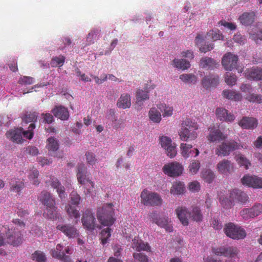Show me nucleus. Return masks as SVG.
Wrapping results in <instances>:
<instances>
[{
    "label": "nucleus",
    "mask_w": 262,
    "mask_h": 262,
    "mask_svg": "<svg viewBox=\"0 0 262 262\" xmlns=\"http://www.w3.org/2000/svg\"><path fill=\"white\" fill-rule=\"evenodd\" d=\"M77 178L78 183L84 186L85 194L91 195L94 190L95 184L91 180V176L88 173L87 168L83 163L77 165Z\"/></svg>",
    "instance_id": "1"
},
{
    "label": "nucleus",
    "mask_w": 262,
    "mask_h": 262,
    "mask_svg": "<svg viewBox=\"0 0 262 262\" xmlns=\"http://www.w3.org/2000/svg\"><path fill=\"white\" fill-rule=\"evenodd\" d=\"M198 129L199 125L196 122L187 118L182 123L179 131L180 139L183 141L195 140L198 135L196 132Z\"/></svg>",
    "instance_id": "2"
},
{
    "label": "nucleus",
    "mask_w": 262,
    "mask_h": 262,
    "mask_svg": "<svg viewBox=\"0 0 262 262\" xmlns=\"http://www.w3.org/2000/svg\"><path fill=\"white\" fill-rule=\"evenodd\" d=\"M113 206L112 203H108L98 209L97 217L102 225L111 226L114 223L115 219L113 217L114 210Z\"/></svg>",
    "instance_id": "3"
},
{
    "label": "nucleus",
    "mask_w": 262,
    "mask_h": 262,
    "mask_svg": "<svg viewBox=\"0 0 262 262\" xmlns=\"http://www.w3.org/2000/svg\"><path fill=\"white\" fill-rule=\"evenodd\" d=\"M40 201L47 206V217L50 219H54L56 217L55 200L52 194L46 191H42L39 197Z\"/></svg>",
    "instance_id": "4"
},
{
    "label": "nucleus",
    "mask_w": 262,
    "mask_h": 262,
    "mask_svg": "<svg viewBox=\"0 0 262 262\" xmlns=\"http://www.w3.org/2000/svg\"><path fill=\"white\" fill-rule=\"evenodd\" d=\"M140 197L141 203L145 206H158L162 204V199L159 194L147 189H144L142 191Z\"/></svg>",
    "instance_id": "5"
},
{
    "label": "nucleus",
    "mask_w": 262,
    "mask_h": 262,
    "mask_svg": "<svg viewBox=\"0 0 262 262\" xmlns=\"http://www.w3.org/2000/svg\"><path fill=\"white\" fill-rule=\"evenodd\" d=\"M224 231L227 236L234 239H244L246 236L245 229L232 223L226 224Z\"/></svg>",
    "instance_id": "6"
},
{
    "label": "nucleus",
    "mask_w": 262,
    "mask_h": 262,
    "mask_svg": "<svg viewBox=\"0 0 262 262\" xmlns=\"http://www.w3.org/2000/svg\"><path fill=\"white\" fill-rule=\"evenodd\" d=\"M243 148V146L234 141L228 142H222L217 146L215 149V154L217 156H226L230 154L231 151Z\"/></svg>",
    "instance_id": "7"
},
{
    "label": "nucleus",
    "mask_w": 262,
    "mask_h": 262,
    "mask_svg": "<svg viewBox=\"0 0 262 262\" xmlns=\"http://www.w3.org/2000/svg\"><path fill=\"white\" fill-rule=\"evenodd\" d=\"M23 238L21 233L16 228H7L6 242L7 244L13 246H18L21 244Z\"/></svg>",
    "instance_id": "8"
},
{
    "label": "nucleus",
    "mask_w": 262,
    "mask_h": 262,
    "mask_svg": "<svg viewBox=\"0 0 262 262\" xmlns=\"http://www.w3.org/2000/svg\"><path fill=\"white\" fill-rule=\"evenodd\" d=\"M238 250L233 246H221L212 248V252L216 256L234 258L237 256Z\"/></svg>",
    "instance_id": "9"
},
{
    "label": "nucleus",
    "mask_w": 262,
    "mask_h": 262,
    "mask_svg": "<svg viewBox=\"0 0 262 262\" xmlns=\"http://www.w3.org/2000/svg\"><path fill=\"white\" fill-rule=\"evenodd\" d=\"M163 172L167 176L174 177L180 176L183 172V166L177 162H172L164 165Z\"/></svg>",
    "instance_id": "10"
},
{
    "label": "nucleus",
    "mask_w": 262,
    "mask_h": 262,
    "mask_svg": "<svg viewBox=\"0 0 262 262\" xmlns=\"http://www.w3.org/2000/svg\"><path fill=\"white\" fill-rule=\"evenodd\" d=\"M238 59L236 55L228 52L224 55L222 63L226 70L231 71L236 68Z\"/></svg>",
    "instance_id": "11"
},
{
    "label": "nucleus",
    "mask_w": 262,
    "mask_h": 262,
    "mask_svg": "<svg viewBox=\"0 0 262 262\" xmlns=\"http://www.w3.org/2000/svg\"><path fill=\"white\" fill-rule=\"evenodd\" d=\"M241 182L244 185L254 188H262V178L255 175L246 174L241 179Z\"/></svg>",
    "instance_id": "12"
},
{
    "label": "nucleus",
    "mask_w": 262,
    "mask_h": 262,
    "mask_svg": "<svg viewBox=\"0 0 262 262\" xmlns=\"http://www.w3.org/2000/svg\"><path fill=\"white\" fill-rule=\"evenodd\" d=\"M46 185L51 186L52 188L56 189L59 198L61 199H65L67 194L65 192V188L62 186L59 181L53 176L49 177V179L45 182Z\"/></svg>",
    "instance_id": "13"
},
{
    "label": "nucleus",
    "mask_w": 262,
    "mask_h": 262,
    "mask_svg": "<svg viewBox=\"0 0 262 262\" xmlns=\"http://www.w3.org/2000/svg\"><path fill=\"white\" fill-rule=\"evenodd\" d=\"M81 221L83 227L89 230H93L96 227L95 218L90 209H86L83 214Z\"/></svg>",
    "instance_id": "14"
},
{
    "label": "nucleus",
    "mask_w": 262,
    "mask_h": 262,
    "mask_svg": "<svg viewBox=\"0 0 262 262\" xmlns=\"http://www.w3.org/2000/svg\"><path fill=\"white\" fill-rule=\"evenodd\" d=\"M155 87V85H151L149 87L146 86L144 91L142 89H138L136 93V104L141 107L143 105V101L149 99V91L148 90L154 89Z\"/></svg>",
    "instance_id": "15"
},
{
    "label": "nucleus",
    "mask_w": 262,
    "mask_h": 262,
    "mask_svg": "<svg viewBox=\"0 0 262 262\" xmlns=\"http://www.w3.org/2000/svg\"><path fill=\"white\" fill-rule=\"evenodd\" d=\"M57 229L61 231L69 238H74L78 236V230L73 226L70 224L58 225Z\"/></svg>",
    "instance_id": "16"
},
{
    "label": "nucleus",
    "mask_w": 262,
    "mask_h": 262,
    "mask_svg": "<svg viewBox=\"0 0 262 262\" xmlns=\"http://www.w3.org/2000/svg\"><path fill=\"white\" fill-rule=\"evenodd\" d=\"M180 150L182 156L185 158H188L193 156L195 153L194 157L199 155V150L197 148H192V145L191 144L182 143L180 144Z\"/></svg>",
    "instance_id": "17"
},
{
    "label": "nucleus",
    "mask_w": 262,
    "mask_h": 262,
    "mask_svg": "<svg viewBox=\"0 0 262 262\" xmlns=\"http://www.w3.org/2000/svg\"><path fill=\"white\" fill-rule=\"evenodd\" d=\"M6 136L10 140L16 143H21L23 139V128H17L10 130L6 133Z\"/></svg>",
    "instance_id": "18"
},
{
    "label": "nucleus",
    "mask_w": 262,
    "mask_h": 262,
    "mask_svg": "<svg viewBox=\"0 0 262 262\" xmlns=\"http://www.w3.org/2000/svg\"><path fill=\"white\" fill-rule=\"evenodd\" d=\"M209 130L210 133L207 136V139L210 142L220 141L227 138V136L224 135L218 129H215L214 127H209Z\"/></svg>",
    "instance_id": "19"
},
{
    "label": "nucleus",
    "mask_w": 262,
    "mask_h": 262,
    "mask_svg": "<svg viewBox=\"0 0 262 262\" xmlns=\"http://www.w3.org/2000/svg\"><path fill=\"white\" fill-rule=\"evenodd\" d=\"M246 77L250 80H262V68L253 67L245 71Z\"/></svg>",
    "instance_id": "20"
},
{
    "label": "nucleus",
    "mask_w": 262,
    "mask_h": 262,
    "mask_svg": "<svg viewBox=\"0 0 262 262\" xmlns=\"http://www.w3.org/2000/svg\"><path fill=\"white\" fill-rule=\"evenodd\" d=\"M257 120L253 117H244L239 122V125L247 129H253L257 126Z\"/></svg>",
    "instance_id": "21"
},
{
    "label": "nucleus",
    "mask_w": 262,
    "mask_h": 262,
    "mask_svg": "<svg viewBox=\"0 0 262 262\" xmlns=\"http://www.w3.org/2000/svg\"><path fill=\"white\" fill-rule=\"evenodd\" d=\"M132 248L137 251H144L151 252V248L147 243H145L138 237H135L132 240Z\"/></svg>",
    "instance_id": "22"
},
{
    "label": "nucleus",
    "mask_w": 262,
    "mask_h": 262,
    "mask_svg": "<svg viewBox=\"0 0 262 262\" xmlns=\"http://www.w3.org/2000/svg\"><path fill=\"white\" fill-rule=\"evenodd\" d=\"M54 116L61 120H67L69 117V113L68 108L61 106H56L52 110Z\"/></svg>",
    "instance_id": "23"
},
{
    "label": "nucleus",
    "mask_w": 262,
    "mask_h": 262,
    "mask_svg": "<svg viewBox=\"0 0 262 262\" xmlns=\"http://www.w3.org/2000/svg\"><path fill=\"white\" fill-rule=\"evenodd\" d=\"M219 81V77L217 75H210L205 76L202 80V84L205 89L216 86Z\"/></svg>",
    "instance_id": "24"
},
{
    "label": "nucleus",
    "mask_w": 262,
    "mask_h": 262,
    "mask_svg": "<svg viewBox=\"0 0 262 262\" xmlns=\"http://www.w3.org/2000/svg\"><path fill=\"white\" fill-rule=\"evenodd\" d=\"M233 165L231 162L226 159L220 161L217 165V169L221 173L227 174L233 170Z\"/></svg>",
    "instance_id": "25"
},
{
    "label": "nucleus",
    "mask_w": 262,
    "mask_h": 262,
    "mask_svg": "<svg viewBox=\"0 0 262 262\" xmlns=\"http://www.w3.org/2000/svg\"><path fill=\"white\" fill-rule=\"evenodd\" d=\"M176 212L178 217L184 226L188 225V216L189 213L185 207H179L176 209Z\"/></svg>",
    "instance_id": "26"
},
{
    "label": "nucleus",
    "mask_w": 262,
    "mask_h": 262,
    "mask_svg": "<svg viewBox=\"0 0 262 262\" xmlns=\"http://www.w3.org/2000/svg\"><path fill=\"white\" fill-rule=\"evenodd\" d=\"M216 115L217 118L222 121L231 122L235 119L233 114L223 108H217L216 110Z\"/></svg>",
    "instance_id": "27"
},
{
    "label": "nucleus",
    "mask_w": 262,
    "mask_h": 262,
    "mask_svg": "<svg viewBox=\"0 0 262 262\" xmlns=\"http://www.w3.org/2000/svg\"><path fill=\"white\" fill-rule=\"evenodd\" d=\"M200 66L203 69L212 70L216 68L219 64L213 59L209 57H205L200 60Z\"/></svg>",
    "instance_id": "28"
},
{
    "label": "nucleus",
    "mask_w": 262,
    "mask_h": 262,
    "mask_svg": "<svg viewBox=\"0 0 262 262\" xmlns=\"http://www.w3.org/2000/svg\"><path fill=\"white\" fill-rule=\"evenodd\" d=\"M230 197L233 200H236L242 203H245L248 200V195L240 190L234 189L230 192Z\"/></svg>",
    "instance_id": "29"
},
{
    "label": "nucleus",
    "mask_w": 262,
    "mask_h": 262,
    "mask_svg": "<svg viewBox=\"0 0 262 262\" xmlns=\"http://www.w3.org/2000/svg\"><path fill=\"white\" fill-rule=\"evenodd\" d=\"M255 18V13L253 12H245L239 17L240 22L245 26L252 24Z\"/></svg>",
    "instance_id": "30"
},
{
    "label": "nucleus",
    "mask_w": 262,
    "mask_h": 262,
    "mask_svg": "<svg viewBox=\"0 0 262 262\" xmlns=\"http://www.w3.org/2000/svg\"><path fill=\"white\" fill-rule=\"evenodd\" d=\"M131 105L130 97L127 94H123L118 100L117 106L119 108L125 109Z\"/></svg>",
    "instance_id": "31"
},
{
    "label": "nucleus",
    "mask_w": 262,
    "mask_h": 262,
    "mask_svg": "<svg viewBox=\"0 0 262 262\" xmlns=\"http://www.w3.org/2000/svg\"><path fill=\"white\" fill-rule=\"evenodd\" d=\"M46 147L51 154H52L53 152L54 156L57 157L56 153L54 152L58 149L59 143L55 138L50 137L48 139Z\"/></svg>",
    "instance_id": "32"
},
{
    "label": "nucleus",
    "mask_w": 262,
    "mask_h": 262,
    "mask_svg": "<svg viewBox=\"0 0 262 262\" xmlns=\"http://www.w3.org/2000/svg\"><path fill=\"white\" fill-rule=\"evenodd\" d=\"M222 94L224 98L229 100L237 101L242 99V96L239 93L233 90H225L223 91Z\"/></svg>",
    "instance_id": "33"
},
{
    "label": "nucleus",
    "mask_w": 262,
    "mask_h": 262,
    "mask_svg": "<svg viewBox=\"0 0 262 262\" xmlns=\"http://www.w3.org/2000/svg\"><path fill=\"white\" fill-rule=\"evenodd\" d=\"M150 219L157 225L163 228H166L168 219L167 217H159L157 212H153L150 214Z\"/></svg>",
    "instance_id": "34"
},
{
    "label": "nucleus",
    "mask_w": 262,
    "mask_h": 262,
    "mask_svg": "<svg viewBox=\"0 0 262 262\" xmlns=\"http://www.w3.org/2000/svg\"><path fill=\"white\" fill-rule=\"evenodd\" d=\"M184 184L181 182H174L170 189V192L173 195H180L185 191Z\"/></svg>",
    "instance_id": "35"
},
{
    "label": "nucleus",
    "mask_w": 262,
    "mask_h": 262,
    "mask_svg": "<svg viewBox=\"0 0 262 262\" xmlns=\"http://www.w3.org/2000/svg\"><path fill=\"white\" fill-rule=\"evenodd\" d=\"M10 185V190L18 194L25 187V184L22 181H17L16 179L11 180Z\"/></svg>",
    "instance_id": "36"
},
{
    "label": "nucleus",
    "mask_w": 262,
    "mask_h": 262,
    "mask_svg": "<svg viewBox=\"0 0 262 262\" xmlns=\"http://www.w3.org/2000/svg\"><path fill=\"white\" fill-rule=\"evenodd\" d=\"M148 116L150 120L154 123H158L161 121V112L155 107H152L150 109Z\"/></svg>",
    "instance_id": "37"
},
{
    "label": "nucleus",
    "mask_w": 262,
    "mask_h": 262,
    "mask_svg": "<svg viewBox=\"0 0 262 262\" xmlns=\"http://www.w3.org/2000/svg\"><path fill=\"white\" fill-rule=\"evenodd\" d=\"M189 216L192 220L196 222H201L203 220V214L198 207L192 208L191 211L189 213Z\"/></svg>",
    "instance_id": "38"
},
{
    "label": "nucleus",
    "mask_w": 262,
    "mask_h": 262,
    "mask_svg": "<svg viewBox=\"0 0 262 262\" xmlns=\"http://www.w3.org/2000/svg\"><path fill=\"white\" fill-rule=\"evenodd\" d=\"M172 62L174 67L182 70H187L190 67V62L185 59H174Z\"/></svg>",
    "instance_id": "39"
},
{
    "label": "nucleus",
    "mask_w": 262,
    "mask_h": 262,
    "mask_svg": "<svg viewBox=\"0 0 262 262\" xmlns=\"http://www.w3.org/2000/svg\"><path fill=\"white\" fill-rule=\"evenodd\" d=\"M158 108L162 113L163 117H168L172 116L173 108L172 106H167L165 104H160L157 105Z\"/></svg>",
    "instance_id": "40"
},
{
    "label": "nucleus",
    "mask_w": 262,
    "mask_h": 262,
    "mask_svg": "<svg viewBox=\"0 0 262 262\" xmlns=\"http://www.w3.org/2000/svg\"><path fill=\"white\" fill-rule=\"evenodd\" d=\"M195 43L199 46L200 51L203 53H206L207 51H210L214 48V45L210 43L205 46H200V44L203 42V39L201 35H198L195 39Z\"/></svg>",
    "instance_id": "41"
},
{
    "label": "nucleus",
    "mask_w": 262,
    "mask_h": 262,
    "mask_svg": "<svg viewBox=\"0 0 262 262\" xmlns=\"http://www.w3.org/2000/svg\"><path fill=\"white\" fill-rule=\"evenodd\" d=\"M51 255L53 257L59 259L62 262H72L71 257L68 255H65L63 252H58L55 250H52Z\"/></svg>",
    "instance_id": "42"
},
{
    "label": "nucleus",
    "mask_w": 262,
    "mask_h": 262,
    "mask_svg": "<svg viewBox=\"0 0 262 262\" xmlns=\"http://www.w3.org/2000/svg\"><path fill=\"white\" fill-rule=\"evenodd\" d=\"M200 167V161L197 160H193L190 162L188 168L189 173L192 175H194L199 171Z\"/></svg>",
    "instance_id": "43"
},
{
    "label": "nucleus",
    "mask_w": 262,
    "mask_h": 262,
    "mask_svg": "<svg viewBox=\"0 0 262 262\" xmlns=\"http://www.w3.org/2000/svg\"><path fill=\"white\" fill-rule=\"evenodd\" d=\"M180 79L185 83L195 84L197 80V77L192 74H183L180 76Z\"/></svg>",
    "instance_id": "44"
},
{
    "label": "nucleus",
    "mask_w": 262,
    "mask_h": 262,
    "mask_svg": "<svg viewBox=\"0 0 262 262\" xmlns=\"http://www.w3.org/2000/svg\"><path fill=\"white\" fill-rule=\"evenodd\" d=\"M37 118V114L36 112L27 113L22 117V120L24 122L27 124L29 122L34 123L36 121Z\"/></svg>",
    "instance_id": "45"
},
{
    "label": "nucleus",
    "mask_w": 262,
    "mask_h": 262,
    "mask_svg": "<svg viewBox=\"0 0 262 262\" xmlns=\"http://www.w3.org/2000/svg\"><path fill=\"white\" fill-rule=\"evenodd\" d=\"M67 212L70 217L78 219L80 217L79 211L71 205L68 204L66 207Z\"/></svg>",
    "instance_id": "46"
},
{
    "label": "nucleus",
    "mask_w": 262,
    "mask_h": 262,
    "mask_svg": "<svg viewBox=\"0 0 262 262\" xmlns=\"http://www.w3.org/2000/svg\"><path fill=\"white\" fill-rule=\"evenodd\" d=\"M202 177L205 182L208 183H210L214 179L215 174L213 171L207 169L202 172Z\"/></svg>",
    "instance_id": "47"
},
{
    "label": "nucleus",
    "mask_w": 262,
    "mask_h": 262,
    "mask_svg": "<svg viewBox=\"0 0 262 262\" xmlns=\"http://www.w3.org/2000/svg\"><path fill=\"white\" fill-rule=\"evenodd\" d=\"M38 175V170L36 168H33L30 170L28 176L29 179L30 181H33V184L36 186L38 185L40 183V182L37 179Z\"/></svg>",
    "instance_id": "48"
},
{
    "label": "nucleus",
    "mask_w": 262,
    "mask_h": 262,
    "mask_svg": "<svg viewBox=\"0 0 262 262\" xmlns=\"http://www.w3.org/2000/svg\"><path fill=\"white\" fill-rule=\"evenodd\" d=\"M86 162L87 164L93 165L98 163V159L96 155L92 152L86 151L85 154Z\"/></svg>",
    "instance_id": "49"
},
{
    "label": "nucleus",
    "mask_w": 262,
    "mask_h": 262,
    "mask_svg": "<svg viewBox=\"0 0 262 262\" xmlns=\"http://www.w3.org/2000/svg\"><path fill=\"white\" fill-rule=\"evenodd\" d=\"M65 61V57L60 55L58 57H54L52 59L51 65L52 67H61Z\"/></svg>",
    "instance_id": "50"
},
{
    "label": "nucleus",
    "mask_w": 262,
    "mask_h": 262,
    "mask_svg": "<svg viewBox=\"0 0 262 262\" xmlns=\"http://www.w3.org/2000/svg\"><path fill=\"white\" fill-rule=\"evenodd\" d=\"M32 258L36 262H45L47 259L45 253L40 251H36L32 254Z\"/></svg>",
    "instance_id": "51"
},
{
    "label": "nucleus",
    "mask_w": 262,
    "mask_h": 262,
    "mask_svg": "<svg viewBox=\"0 0 262 262\" xmlns=\"http://www.w3.org/2000/svg\"><path fill=\"white\" fill-rule=\"evenodd\" d=\"M207 35L213 41L223 40L224 38L222 34L220 33L219 31H210L207 33Z\"/></svg>",
    "instance_id": "52"
},
{
    "label": "nucleus",
    "mask_w": 262,
    "mask_h": 262,
    "mask_svg": "<svg viewBox=\"0 0 262 262\" xmlns=\"http://www.w3.org/2000/svg\"><path fill=\"white\" fill-rule=\"evenodd\" d=\"M101 241L103 245L105 244L107 242V239L111 235V229L109 227L102 230L101 232Z\"/></svg>",
    "instance_id": "53"
},
{
    "label": "nucleus",
    "mask_w": 262,
    "mask_h": 262,
    "mask_svg": "<svg viewBox=\"0 0 262 262\" xmlns=\"http://www.w3.org/2000/svg\"><path fill=\"white\" fill-rule=\"evenodd\" d=\"M35 123H31L27 130H24L23 129V135L24 137L29 140L33 138L34 135L33 129L35 128Z\"/></svg>",
    "instance_id": "54"
},
{
    "label": "nucleus",
    "mask_w": 262,
    "mask_h": 262,
    "mask_svg": "<svg viewBox=\"0 0 262 262\" xmlns=\"http://www.w3.org/2000/svg\"><path fill=\"white\" fill-rule=\"evenodd\" d=\"M252 214L254 217L258 216L262 213V204L260 203H255L253 206L250 208Z\"/></svg>",
    "instance_id": "55"
},
{
    "label": "nucleus",
    "mask_w": 262,
    "mask_h": 262,
    "mask_svg": "<svg viewBox=\"0 0 262 262\" xmlns=\"http://www.w3.org/2000/svg\"><path fill=\"white\" fill-rule=\"evenodd\" d=\"M245 99L251 102L260 103L262 102L261 96L260 95L251 94L246 96Z\"/></svg>",
    "instance_id": "56"
},
{
    "label": "nucleus",
    "mask_w": 262,
    "mask_h": 262,
    "mask_svg": "<svg viewBox=\"0 0 262 262\" xmlns=\"http://www.w3.org/2000/svg\"><path fill=\"white\" fill-rule=\"evenodd\" d=\"M240 215L245 220H248L250 219L254 218L252 211L250 208H244L240 211Z\"/></svg>",
    "instance_id": "57"
},
{
    "label": "nucleus",
    "mask_w": 262,
    "mask_h": 262,
    "mask_svg": "<svg viewBox=\"0 0 262 262\" xmlns=\"http://www.w3.org/2000/svg\"><path fill=\"white\" fill-rule=\"evenodd\" d=\"M236 161L241 166H244L246 169H248L249 167L251 165L249 161L242 155L239 156L237 158Z\"/></svg>",
    "instance_id": "58"
},
{
    "label": "nucleus",
    "mask_w": 262,
    "mask_h": 262,
    "mask_svg": "<svg viewBox=\"0 0 262 262\" xmlns=\"http://www.w3.org/2000/svg\"><path fill=\"white\" fill-rule=\"evenodd\" d=\"M160 143L161 146L165 149L172 144L170 138L167 136H162L159 138Z\"/></svg>",
    "instance_id": "59"
},
{
    "label": "nucleus",
    "mask_w": 262,
    "mask_h": 262,
    "mask_svg": "<svg viewBox=\"0 0 262 262\" xmlns=\"http://www.w3.org/2000/svg\"><path fill=\"white\" fill-rule=\"evenodd\" d=\"M7 227L4 226L0 225V246H4L7 244L6 237L5 235H6Z\"/></svg>",
    "instance_id": "60"
},
{
    "label": "nucleus",
    "mask_w": 262,
    "mask_h": 262,
    "mask_svg": "<svg viewBox=\"0 0 262 262\" xmlns=\"http://www.w3.org/2000/svg\"><path fill=\"white\" fill-rule=\"evenodd\" d=\"M133 257L139 262H149L148 257L142 253H134Z\"/></svg>",
    "instance_id": "61"
},
{
    "label": "nucleus",
    "mask_w": 262,
    "mask_h": 262,
    "mask_svg": "<svg viewBox=\"0 0 262 262\" xmlns=\"http://www.w3.org/2000/svg\"><path fill=\"white\" fill-rule=\"evenodd\" d=\"M236 81V77L235 75H230L228 73L225 76V82L228 85H234Z\"/></svg>",
    "instance_id": "62"
},
{
    "label": "nucleus",
    "mask_w": 262,
    "mask_h": 262,
    "mask_svg": "<svg viewBox=\"0 0 262 262\" xmlns=\"http://www.w3.org/2000/svg\"><path fill=\"white\" fill-rule=\"evenodd\" d=\"M71 201L72 204L78 205L80 200V196L76 191H73L70 194Z\"/></svg>",
    "instance_id": "63"
},
{
    "label": "nucleus",
    "mask_w": 262,
    "mask_h": 262,
    "mask_svg": "<svg viewBox=\"0 0 262 262\" xmlns=\"http://www.w3.org/2000/svg\"><path fill=\"white\" fill-rule=\"evenodd\" d=\"M250 38L256 43L258 42V40H262V29L257 31V33H250Z\"/></svg>",
    "instance_id": "64"
}]
</instances>
